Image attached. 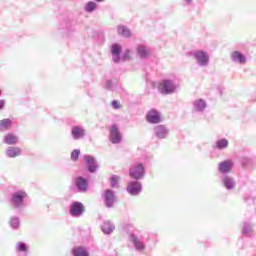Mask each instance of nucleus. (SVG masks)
Segmentation results:
<instances>
[{"label": "nucleus", "instance_id": "obj_41", "mask_svg": "<svg viewBox=\"0 0 256 256\" xmlns=\"http://www.w3.org/2000/svg\"><path fill=\"white\" fill-rule=\"evenodd\" d=\"M97 3H103V0H95Z\"/></svg>", "mask_w": 256, "mask_h": 256}, {"label": "nucleus", "instance_id": "obj_16", "mask_svg": "<svg viewBox=\"0 0 256 256\" xmlns=\"http://www.w3.org/2000/svg\"><path fill=\"white\" fill-rule=\"evenodd\" d=\"M207 109V102L204 99H196L193 102V111L195 113H204Z\"/></svg>", "mask_w": 256, "mask_h": 256}, {"label": "nucleus", "instance_id": "obj_19", "mask_svg": "<svg viewBox=\"0 0 256 256\" xmlns=\"http://www.w3.org/2000/svg\"><path fill=\"white\" fill-rule=\"evenodd\" d=\"M21 153H22L21 148L13 147V146H9L5 151V155L9 159H15V157H19Z\"/></svg>", "mask_w": 256, "mask_h": 256}, {"label": "nucleus", "instance_id": "obj_26", "mask_svg": "<svg viewBox=\"0 0 256 256\" xmlns=\"http://www.w3.org/2000/svg\"><path fill=\"white\" fill-rule=\"evenodd\" d=\"M137 53L140 59H147V57H149V48H147L145 45H139L137 47Z\"/></svg>", "mask_w": 256, "mask_h": 256}, {"label": "nucleus", "instance_id": "obj_42", "mask_svg": "<svg viewBox=\"0 0 256 256\" xmlns=\"http://www.w3.org/2000/svg\"><path fill=\"white\" fill-rule=\"evenodd\" d=\"M0 95H1V90H0Z\"/></svg>", "mask_w": 256, "mask_h": 256}, {"label": "nucleus", "instance_id": "obj_28", "mask_svg": "<svg viewBox=\"0 0 256 256\" xmlns=\"http://www.w3.org/2000/svg\"><path fill=\"white\" fill-rule=\"evenodd\" d=\"M229 147V140L222 138L215 142V148L219 151H223L224 149H227Z\"/></svg>", "mask_w": 256, "mask_h": 256}, {"label": "nucleus", "instance_id": "obj_38", "mask_svg": "<svg viewBox=\"0 0 256 256\" xmlns=\"http://www.w3.org/2000/svg\"><path fill=\"white\" fill-rule=\"evenodd\" d=\"M111 105L113 109H121V103H119L117 100L112 101Z\"/></svg>", "mask_w": 256, "mask_h": 256}, {"label": "nucleus", "instance_id": "obj_30", "mask_svg": "<svg viewBox=\"0 0 256 256\" xmlns=\"http://www.w3.org/2000/svg\"><path fill=\"white\" fill-rule=\"evenodd\" d=\"M117 33L121 37H131V30L126 26H118Z\"/></svg>", "mask_w": 256, "mask_h": 256}, {"label": "nucleus", "instance_id": "obj_25", "mask_svg": "<svg viewBox=\"0 0 256 256\" xmlns=\"http://www.w3.org/2000/svg\"><path fill=\"white\" fill-rule=\"evenodd\" d=\"M16 252L22 253L23 256L29 255V246L25 242H18L16 244Z\"/></svg>", "mask_w": 256, "mask_h": 256}, {"label": "nucleus", "instance_id": "obj_15", "mask_svg": "<svg viewBox=\"0 0 256 256\" xmlns=\"http://www.w3.org/2000/svg\"><path fill=\"white\" fill-rule=\"evenodd\" d=\"M146 119L148 123H152V124L161 123V113H159V111L155 109H152L147 113Z\"/></svg>", "mask_w": 256, "mask_h": 256}, {"label": "nucleus", "instance_id": "obj_5", "mask_svg": "<svg viewBox=\"0 0 256 256\" xmlns=\"http://www.w3.org/2000/svg\"><path fill=\"white\" fill-rule=\"evenodd\" d=\"M102 199L104 201L105 207H107L108 209H113L117 201V194H115V191L111 189H106L102 194Z\"/></svg>", "mask_w": 256, "mask_h": 256}, {"label": "nucleus", "instance_id": "obj_36", "mask_svg": "<svg viewBox=\"0 0 256 256\" xmlns=\"http://www.w3.org/2000/svg\"><path fill=\"white\" fill-rule=\"evenodd\" d=\"M55 11H56L57 15H63V13L65 11V7L63 6V3H61V4L58 3Z\"/></svg>", "mask_w": 256, "mask_h": 256}, {"label": "nucleus", "instance_id": "obj_33", "mask_svg": "<svg viewBox=\"0 0 256 256\" xmlns=\"http://www.w3.org/2000/svg\"><path fill=\"white\" fill-rule=\"evenodd\" d=\"M97 9V3L90 1L85 6L86 13H93V11H96Z\"/></svg>", "mask_w": 256, "mask_h": 256}, {"label": "nucleus", "instance_id": "obj_9", "mask_svg": "<svg viewBox=\"0 0 256 256\" xmlns=\"http://www.w3.org/2000/svg\"><path fill=\"white\" fill-rule=\"evenodd\" d=\"M110 142L113 145H119V143H121L123 137L121 136V132L119 131V127H117V125H112L110 127Z\"/></svg>", "mask_w": 256, "mask_h": 256}, {"label": "nucleus", "instance_id": "obj_4", "mask_svg": "<svg viewBox=\"0 0 256 256\" xmlns=\"http://www.w3.org/2000/svg\"><path fill=\"white\" fill-rule=\"evenodd\" d=\"M193 59L196 61L198 67H209V53L204 50H194L191 52Z\"/></svg>", "mask_w": 256, "mask_h": 256}, {"label": "nucleus", "instance_id": "obj_22", "mask_svg": "<svg viewBox=\"0 0 256 256\" xmlns=\"http://www.w3.org/2000/svg\"><path fill=\"white\" fill-rule=\"evenodd\" d=\"M13 127V121L9 118H5L0 120V132L3 133L5 131H9Z\"/></svg>", "mask_w": 256, "mask_h": 256}, {"label": "nucleus", "instance_id": "obj_32", "mask_svg": "<svg viewBox=\"0 0 256 256\" xmlns=\"http://www.w3.org/2000/svg\"><path fill=\"white\" fill-rule=\"evenodd\" d=\"M132 57H133V52L131 50L127 49L123 52L122 57H120V59H121L120 61H123V62L131 61Z\"/></svg>", "mask_w": 256, "mask_h": 256}, {"label": "nucleus", "instance_id": "obj_13", "mask_svg": "<svg viewBox=\"0 0 256 256\" xmlns=\"http://www.w3.org/2000/svg\"><path fill=\"white\" fill-rule=\"evenodd\" d=\"M222 187H225L227 191H233L237 187V182L235 178L230 175H224L221 178Z\"/></svg>", "mask_w": 256, "mask_h": 256}, {"label": "nucleus", "instance_id": "obj_35", "mask_svg": "<svg viewBox=\"0 0 256 256\" xmlns=\"http://www.w3.org/2000/svg\"><path fill=\"white\" fill-rule=\"evenodd\" d=\"M79 155H81V151L79 149L73 150L71 153L72 161H77V159H79Z\"/></svg>", "mask_w": 256, "mask_h": 256}, {"label": "nucleus", "instance_id": "obj_39", "mask_svg": "<svg viewBox=\"0 0 256 256\" xmlns=\"http://www.w3.org/2000/svg\"><path fill=\"white\" fill-rule=\"evenodd\" d=\"M5 107V100H0V110Z\"/></svg>", "mask_w": 256, "mask_h": 256}, {"label": "nucleus", "instance_id": "obj_27", "mask_svg": "<svg viewBox=\"0 0 256 256\" xmlns=\"http://www.w3.org/2000/svg\"><path fill=\"white\" fill-rule=\"evenodd\" d=\"M56 34L58 37H65V20L63 18L57 24Z\"/></svg>", "mask_w": 256, "mask_h": 256}, {"label": "nucleus", "instance_id": "obj_17", "mask_svg": "<svg viewBox=\"0 0 256 256\" xmlns=\"http://www.w3.org/2000/svg\"><path fill=\"white\" fill-rule=\"evenodd\" d=\"M111 55L114 63H121V45L113 44L111 46Z\"/></svg>", "mask_w": 256, "mask_h": 256}, {"label": "nucleus", "instance_id": "obj_24", "mask_svg": "<svg viewBox=\"0 0 256 256\" xmlns=\"http://www.w3.org/2000/svg\"><path fill=\"white\" fill-rule=\"evenodd\" d=\"M253 224L249 222H244L242 226V234L246 237H253Z\"/></svg>", "mask_w": 256, "mask_h": 256}, {"label": "nucleus", "instance_id": "obj_3", "mask_svg": "<svg viewBox=\"0 0 256 256\" xmlns=\"http://www.w3.org/2000/svg\"><path fill=\"white\" fill-rule=\"evenodd\" d=\"M158 91L162 95H173L177 91V84L171 79H164L159 83Z\"/></svg>", "mask_w": 256, "mask_h": 256}, {"label": "nucleus", "instance_id": "obj_6", "mask_svg": "<svg viewBox=\"0 0 256 256\" xmlns=\"http://www.w3.org/2000/svg\"><path fill=\"white\" fill-rule=\"evenodd\" d=\"M129 241L132 243L135 251H138V253H143L145 249H147V245H145V242L143 241V237L138 236L137 234H130L129 235Z\"/></svg>", "mask_w": 256, "mask_h": 256}, {"label": "nucleus", "instance_id": "obj_23", "mask_svg": "<svg viewBox=\"0 0 256 256\" xmlns=\"http://www.w3.org/2000/svg\"><path fill=\"white\" fill-rule=\"evenodd\" d=\"M87 185V180L83 177H78L76 179V187L80 193H85V191H87Z\"/></svg>", "mask_w": 256, "mask_h": 256}, {"label": "nucleus", "instance_id": "obj_37", "mask_svg": "<svg viewBox=\"0 0 256 256\" xmlns=\"http://www.w3.org/2000/svg\"><path fill=\"white\" fill-rule=\"evenodd\" d=\"M104 89H108V91H111L113 89V81L108 80L104 84Z\"/></svg>", "mask_w": 256, "mask_h": 256}, {"label": "nucleus", "instance_id": "obj_10", "mask_svg": "<svg viewBox=\"0 0 256 256\" xmlns=\"http://www.w3.org/2000/svg\"><path fill=\"white\" fill-rule=\"evenodd\" d=\"M85 206L81 202H74L70 206V215L72 217H83Z\"/></svg>", "mask_w": 256, "mask_h": 256}, {"label": "nucleus", "instance_id": "obj_7", "mask_svg": "<svg viewBox=\"0 0 256 256\" xmlns=\"http://www.w3.org/2000/svg\"><path fill=\"white\" fill-rule=\"evenodd\" d=\"M233 167H235V162L232 159H227L219 163L218 171L221 175H229L233 171Z\"/></svg>", "mask_w": 256, "mask_h": 256}, {"label": "nucleus", "instance_id": "obj_1", "mask_svg": "<svg viewBox=\"0 0 256 256\" xmlns=\"http://www.w3.org/2000/svg\"><path fill=\"white\" fill-rule=\"evenodd\" d=\"M28 195L25 190H16L10 194L9 205L11 209L17 213H21L25 209V200Z\"/></svg>", "mask_w": 256, "mask_h": 256}, {"label": "nucleus", "instance_id": "obj_11", "mask_svg": "<svg viewBox=\"0 0 256 256\" xmlns=\"http://www.w3.org/2000/svg\"><path fill=\"white\" fill-rule=\"evenodd\" d=\"M230 59L232 63L236 65H245L247 63V56L243 54L241 51H233L230 54Z\"/></svg>", "mask_w": 256, "mask_h": 256}, {"label": "nucleus", "instance_id": "obj_12", "mask_svg": "<svg viewBox=\"0 0 256 256\" xmlns=\"http://www.w3.org/2000/svg\"><path fill=\"white\" fill-rule=\"evenodd\" d=\"M156 139H167L169 137V128L165 125H157L153 128Z\"/></svg>", "mask_w": 256, "mask_h": 256}, {"label": "nucleus", "instance_id": "obj_20", "mask_svg": "<svg viewBox=\"0 0 256 256\" xmlns=\"http://www.w3.org/2000/svg\"><path fill=\"white\" fill-rule=\"evenodd\" d=\"M2 142L5 145H17L19 143V137L13 133H8L3 137Z\"/></svg>", "mask_w": 256, "mask_h": 256}, {"label": "nucleus", "instance_id": "obj_21", "mask_svg": "<svg viewBox=\"0 0 256 256\" xmlns=\"http://www.w3.org/2000/svg\"><path fill=\"white\" fill-rule=\"evenodd\" d=\"M101 230L104 235H111V233L115 231V224L109 220H106L103 222Z\"/></svg>", "mask_w": 256, "mask_h": 256}, {"label": "nucleus", "instance_id": "obj_14", "mask_svg": "<svg viewBox=\"0 0 256 256\" xmlns=\"http://www.w3.org/2000/svg\"><path fill=\"white\" fill-rule=\"evenodd\" d=\"M87 135V130L83 126H73L71 129V136L75 141L83 139Z\"/></svg>", "mask_w": 256, "mask_h": 256}, {"label": "nucleus", "instance_id": "obj_40", "mask_svg": "<svg viewBox=\"0 0 256 256\" xmlns=\"http://www.w3.org/2000/svg\"><path fill=\"white\" fill-rule=\"evenodd\" d=\"M186 5H192L193 0H183Z\"/></svg>", "mask_w": 256, "mask_h": 256}, {"label": "nucleus", "instance_id": "obj_34", "mask_svg": "<svg viewBox=\"0 0 256 256\" xmlns=\"http://www.w3.org/2000/svg\"><path fill=\"white\" fill-rule=\"evenodd\" d=\"M121 177L117 176V175H113L110 178V183H111V187L113 189H118L119 188V181H120Z\"/></svg>", "mask_w": 256, "mask_h": 256}, {"label": "nucleus", "instance_id": "obj_2", "mask_svg": "<svg viewBox=\"0 0 256 256\" xmlns=\"http://www.w3.org/2000/svg\"><path fill=\"white\" fill-rule=\"evenodd\" d=\"M129 175L132 179H135L136 181H141V179H145V165H143V163L135 162L129 168Z\"/></svg>", "mask_w": 256, "mask_h": 256}, {"label": "nucleus", "instance_id": "obj_31", "mask_svg": "<svg viewBox=\"0 0 256 256\" xmlns=\"http://www.w3.org/2000/svg\"><path fill=\"white\" fill-rule=\"evenodd\" d=\"M9 225L12 229H19V225H21V220L17 216H13L9 220Z\"/></svg>", "mask_w": 256, "mask_h": 256}, {"label": "nucleus", "instance_id": "obj_29", "mask_svg": "<svg viewBox=\"0 0 256 256\" xmlns=\"http://www.w3.org/2000/svg\"><path fill=\"white\" fill-rule=\"evenodd\" d=\"M72 255H74V256H89V252L84 247L79 246V247L73 248Z\"/></svg>", "mask_w": 256, "mask_h": 256}, {"label": "nucleus", "instance_id": "obj_8", "mask_svg": "<svg viewBox=\"0 0 256 256\" xmlns=\"http://www.w3.org/2000/svg\"><path fill=\"white\" fill-rule=\"evenodd\" d=\"M126 189L129 195H131L132 197H137V195H139L141 191H143V186L141 185V182L133 180L128 182Z\"/></svg>", "mask_w": 256, "mask_h": 256}, {"label": "nucleus", "instance_id": "obj_18", "mask_svg": "<svg viewBox=\"0 0 256 256\" xmlns=\"http://www.w3.org/2000/svg\"><path fill=\"white\" fill-rule=\"evenodd\" d=\"M84 160L89 173H95V171H97V162L95 161V158L91 155H86L84 156Z\"/></svg>", "mask_w": 256, "mask_h": 256}]
</instances>
